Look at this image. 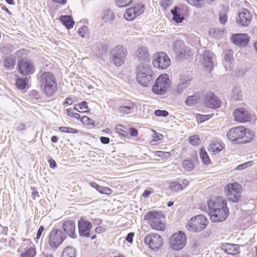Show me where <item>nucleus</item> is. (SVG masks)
Listing matches in <instances>:
<instances>
[{
	"mask_svg": "<svg viewBox=\"0 0 257 257\" xmlns=\"http://www.w3.org/2000/svg\"><path fill=\"white\" fill-rule=\"evenodd\" d=\"M169 189L173 192H178L183 189L182 185L177 182L170 183Z\"/></svg>",
	"mask_w": 257,
	"mask_h": 257,
	"instance_id": "38",
	"label": "nucleus"
},
{
	"mask_svg": "<svg viewBox=\"0 0 257 257\" xmlns=\"http://www.w3.org/2000/svg\"><path fill=\"white\" fill-rule=\"evenodd\" d=\"M157 153H158L157 156L160 157H162V158H164L165 157V156H166L167 155H168V153H166V152H161V151L158 152Z\"/></svg>",
	"mask_w": 257,
	"mask_h": 257,
	"instance_id": "64",
	"label": "nucleus"
},
{
	"mask_svg": "<svg viewBox=\"0 0 257 257\" xmlns=\"http://www.w3.org/2000/svg\"><path fill=\"white\" fill-rule=\"evenodd\" d=\"M14 48L12 45L7 44L1 49V51L4 54H8L12 52Z\"/></svg>",
	"mask_w": 257,
	"mask_h": 257,
	"instance_id": "44",
	"label": "nucleus"
},
{
	"mask_svg": "<svg viewBox=\"0 0 257 257\" xmlns=\"http://www.w3.org/2000/svg\"><path fill=\"white\" fill-rule=\"evenodd\" d=\"M15 128L17 131H21L25 129V125L22 122H18L15 124Z\"/></svg>",
	"mask_w": 257,
	"mask_h": 257,
	"instance_id": "53",
	"label": "nucleus"
},
{
	"mask_svg": "<svg viewBox=\"0 0 257 257\" xmlns=\"http://www.w3.org/2000/svg\"><path fill=\"white\" fill-rule=\"evenodd\" d=\"M174 50L177 56L181 58H186L187 56L193 54L191 49L186 46L183 41L176 40L173 45Z\"/></svg>",
	"mask_w": 257,
	"mask_h": 257,
	"instance_id": "12",
	"label": "nucleus"
},
{
	"mask_svg": "<svg viewBox=\"0 0 257 257\" xmlns=\"http://www.w3.org/2000/svg\"><path fill=\"white\" fill-rule=\"evenodd\" d=\"M116 132L120 135L124 136L127 134L126 128L123 125L118 124L115 127Z\"/></svg>",
	"mask_w": 257,
	"mask_h": 257,
	"instance_id": "45",
	"label": "nucleus"
},
{
	"mask_svg": "<svg viewBox=\"0 0 257 257\" xmlns=\"http://www.w3.org/2000/svg\"><path fill=\"white\" fill-rule=\"evenodd\" d=\"M154 113L157 116L166 117L168 115V112L165 110H156Z\"/></svg>",
	"mask_w": 257,
	"mask_h": 257,
	"instance_id": "51",
	"label": "nucleus"
},
{
	"mask_svg": "<svg viewBox=\"0 0 257 257\" xmlns=\"http://www.w3.org/2000/svg\"><path fill=\"white\" fill-rule=\"evenodd\" d=\"M189 5L197 8L202 7L205 4V0H186Z\"/></svg>",
	"mask_w": 257,
	"mask_h": 257,
	"instance_id": "39",
	"label": "nucleus"
},
{
	"mask_svg": "<svg viewBox=\"0 0 257 257\" xmlns=\"http://www.w3.org/2000/svg\"><path fill=\"white\" fill-rule=\"evenodd\" d=\"M48 162L49 163V165H50V168H55L56 167L57 164L54 160L51 159H50L48 161Z\"/></svg>",
	"mask_w": 257,
	"mask_h": 257,
	"instance_id": "61",
	"label": "nucleus"
},
{
	"mask_svg": "<svg viewBox=\"0 0 257 257\" xmlns=\"http://www.w3.org/2000/svg\"><path fill=\"white\" fill-rule=\"evenodd\" d=\"M74 109L82 113L87 112L89 108L87 105V102L85 101H83L78 104H75Z\"/></svg>",
	"mask_w": 257,
	"mask_h": 257,
	"instance_id": "34",
	"label": "nucleus"
},
{
	"mask_svg": "<svg viewBox=\"0 0 257 257\" xmlns=\"http://www.w3.org/2000/svg\"><path fill=\"white\" fill-rule=\"evenodd\" d=\"M63 230L71 238H75L77 234L75 232V224L71 220H67L63 223Z\"/></svg>",
	"mask_w": 257,
	"mask_h": 257,
	"instance_id": "23",
	"label": "nucleus"
},
{
	"mask_svg": "<svg viewBox=\"0 0 257 257\" xmlns=\"http://www.w3.org/2000/svg\"><path fill=\"white\" fill-rule=\"evenodd\" d=\"M100 140L101 143L103 144H107L109 143V139L107 137H101L100 138Z\"/></svg>",
	"mask_w": 257,
	"mask_h": 257,
	"instance_id": "59",
	"label": "nucleus"
},
{
	"mask_svg": "<svg viewBox=\"0 0 257 257\" xmlns=\"http://www.w3.org/2000/svg\"><path fill=\"white\" fill-rule=\"evenodd\" d=\"M137 80L139 83L146 86L152 79L153 72L148 63H141L136 68Z\"/></svg>",
	"mask_w": 257,
	"mask_h": 257,
	"instance_id": "4",
	"label": "nucleus"
},
{
	"mask_svg": "<svg viewBox=\"0 0 257 257\" xmlns=\"http://www.w3.org/2000/svg\"><path fill=\"white\" fill-rule=\"evenodd\" d=\"M134 107V103L132 102H129L125 105L119 106L118 110L122 114H128L132 113Z\"/></svg>",
	"mask_w": 257,
	"mask_h": 257,
	"instance_id": "29",
	"label": "nucleus"
},
{
	"mask_svg": "<svg viewBox=\"0 0 257 257\" xmlns=\"http://www.w3.org/2000/svg\"><path fill=\"white\" fill-rule=\"evenodd\" d=\"M62 257H76L75 248L70 246H67L62 252Z\"/></svg>",
	"mask_w": 257,
	"mask_h": 257,
	"instance_id": "31",
	"label": "nucleus"
},
{
	"mask_svg": "<svg viewBox=\"0 0 257 257\" xmlns=\"http://www.w3.org/2000/svg\"><path fill=\"white\" fill-rule=\"evenodd\" d=\"M152 228L157 230H163L165 227L163 215L161 212L150 211L144 216Z\"/></svg>",
	"mask_w": 257,
	"mask_h": 257,
	"instance_id": "5",
	"label": "nucleus"
},
{
	"mask_svg": "<svg viewBox=\"0 0 257 257\" xmlns=\"http://www.w3.org/2000/svg\"><path fill=\"white\" fill-rule=\"evenodd\" d=\"M127 54V51L122 45H117L111 51V59L116 66L122 65Z\"/></svg>",
	"mask_w": 257,
	"mask_h": 257,
	"instance_id": "9",
	"label": "nucleus"
},
{
	"mask_svg": "<svg viewBox=\"0 0 257 257\" xmlns=\"http://www.w3.org/2000/svg\"><path fill=\"white\" fill-rule=\"evenodd\" d=\"M28 78H18L16 81V85L19 89L23 90L27 86Z\"/></svg>",
	"mask_w": 257,
	"mask_h": 257,
	"instance_id": "37",
	"label": "nucleus"
},
{
	"mask_svg": "<svg viewBox=\"0 0 257 257\" xmlns=\"http://www.w3.org/2000/svg\"><path fill=\"white\" fill-rule=\"evenodd\" d=\"M155 67L160 69H167L171 64L168 56L164 52H159L156 54L155 59L153 61Z\"/></svg>",
	"mask_w": 257,
	"mask_h": 257,
	"instance_id": "13",
	"label": "nucleus"
},
{
	"mask_svg": "<svg viewBox=\"0 0 257 257\" xmlns=\"http://www.w3.org/2000/svg\"><path fill=\"white\" fill-rule=\"evenodd\" d=\"M191 79L190 77L182 75L180 76V83L175 89L176 94H181L191 84Z\"/></svg>",
	"mask_w": 257,
	"mask_h": 257,
	"instance_id": "22",
	"label": "nucleus"
},
{
	"mask_svg": "<svg viewBox=\"0 0 257 257\" xmlns=\"http://www.w3.org/2000/svg\"><path fill=\"white\" fill-rule=\"evenodd\" d=\"M134 57L140 63H148L150 60L149 50L145 46L138 47L135 51Z\"/></svg>",
	"mask_w": 257,
	"mask_h": 257,
	"instance_id": "15",
	"label": "nucleus"
},
{
	"mask_svg": "<svg viewBox=\"0 0 257 257\" xmlns=\"http://www.w3.org/2000/svg\"><path fill=\"white\" fill-rule=\"evenodd\" d=\"M172 4V1L171 0H163L162 2V5L164 6L165 8L169 7Z\"/></svg>",
	"mask_w": 257,
	"mask_h": 257,
	"instance_id": "57",
	"label": "nucleus"
},
{
	"mask_svg": "<svg viewBox=\"0 0 257 257\" xmlns=\"http://www.w3.org/2000/svg\"><path fill=\"white\" fill-rule=\"evenodd\" d=\"M187 238L185 234L182 231L173 234L170 239V245L172 249L179 250L185 245Z\"/></svg>",
	"mask_w": 257,
	"mask_h": 257,
	"instance_id": "11",
	"label": "nucleus"
},
{
	"mask_svg": "<svg viewBox=\"0 0 257 257\" xmlns=\"http://www.w3.org/2000/svg\"><path fill=\"white\" fill-rule=\"evenodd\" d=\"M200 158L203 162L204 164L208 165L210 163V160L209 158L207 153L206 150L203 148H202L200 150Z\"/></svg>",
	"mask_w": 257,
	"mask_h": 257,
	"instance_id": "36",
	"label": "nucleus"
},
{
	"mask_svg": "<svg viewBox=\"0 0 257 257\" xmlns=\"http://www.w3.org/2000/svg\"><path fill=\"white\" fill-rule=\"evenodd\" d=\"M210 117V115H199L197 118L199 119L200 122H202L208 120Z\"/></svg>",
	"mask_w": 257,
	"mask_h": 257,
	"instance_id": "55",
	"label": "nucleus"
},
{
	"mask_svg": "<svg viewBox=\"0 0 257 257\" xmlns=\"http://www.w3.org/2000/svg\"><path fill=\"white\" fill-rule=\"evenodd\" d=\"M190 143L193 146H197L200 143L199 137L197 135L191 136L189 138Z\"/></svg>",
	"mask_w": 257,
	"mask_h": 257,
	"instance_id": "48",
	"label": "nucleus"
},
{
	"mask_svg": "<svg viewBox=\"0 0 257 257\" xmlns=\"http://www.w3.org/2000/svg\"><path fill=\"white\" fill-rule=\"evenodd\" d=\"M232 57V54L230 51H228L225 52L224 59L225 61L229 62Z\"/></svg>",
	"mask_w": 257,
	"mask_h": 257,
	"instance_id": "52",
	"label": "nucleus"
},
{
	"mask_svg": "<svg viewBox=\"0 0 257 257\" xmlns=\"http://www.w3.org/2000/svg\"><path fill=\"white\" fill-rule=\"evenodd\" d=\"M198 98V96L195 94L189 96L187 97L185 102L188 105L191 106L197 102Z\"/></svg>",
	"mask_w": 257,
	"mask_h": 257,
	"instance_id": "43",
	"label": "nucleus"
},
{
	"mask_svg": "<svg viewBox=\"0 0 257 257\" xmlns=\"http://www.w3.org/2000/svg\"><path fill=\"white\" fill-rule=\"evenodd\" d=\"M231 41L236 46H244L247 44L248 39L245 34H237L232 36Z\"/></svg>",
	"mask_w": 257,
	"mask_h": 257,
	"instance_id": "25",
	"label": "nucleus"
},
{
	"mask_svg": "<svg viewBox=\"0 0 257 257\" xmlns=\"http://www.w3.org/2000/svg\"><path fill=\"white\" fill-rule=\"evenodd\" d=\"M60 20L67 29L72 28L74 24L73 20L69 16H61Z\"/></svg>",
	"mask_w": 257,
	"mask_h": 257,
	"instance_id": "30",
	"label": "nucleus"
},
{
	"mask_svg": "<svg viewBox=\"0 0 257 257\" xmlns=\"http://www.w3.org/2000/svg\"><path fill=\"white\" fill-rule=\"evenodd\" d=\"M242 186L237 183H229L225 187V193L228 199L236 203L241 198Z\"/></svg>",
	"mask_w": 257,
	"mask_h": 257,
	"instance_id": "8",
	"label": "nucleus"
},
{
	"mask_svg": "<svg viewBox=\"0 0 257 257\" xmlns=\"http://www.w3.org/2000/svg\"><path fill=\"white\" fill-rule=\"evenodd\" d=\"M98 191L102 194H110L112 192V191L110 188L103 186H100V189Z\"/></svg>",
	"mask_w": 257,
	"mask_h": 257,
	"instance_id": "49",
	"label": "nucleus"
},
{
	"mask_svg": "<svg viewBox=\"0 0 257 257\" xmlns=\"http://www.w3.org/2000/svg\"><path fill=\"white\" fill-rule=\"evenodd\" d=\"M223 147L222 145L218 142H213L210 144L208 147V150L214 154H216L221 151Z\"/></svg>",
	"mask_w": 257,
	"mask_h": 257,
	"instance_id": "32",
	"label": "nucleus"
},
{
	"mask_svg": "<svg viewBox=\"0 0 257 257\" xmlns=\"http://www.w3.org/2000/svg\"><path fill=\"white\" fill-rule=\"evenodd\" d=\"M234 120L236 121L244 123L250 120V115L245 108L240 107L234 110L233 114Z\"/></svg>",
	"mask_w": 257,
	"mask_h": 257,
	"instance_id": "17",
	"label": "nucleus"
},
{
	"mask_svg": "<svg viewBox=\"0 0 257 257\" xmlns=\"http://www.w3.org/2000/svg\"><path fill=\"white\" fill-rule=\"evenodd\" d=\"M221 249L227 254L236 255L239 253V246L238 244L225 243L222 244Z\"/></svg>",
	"mask_w": 257,
	"mask_h": 257,
	"instance_id": "26",
	"label": "nucleus"
},
{
	"mask_svg": "<svg viewBox=\"0 0 257 257\" xmlns=\"http://www.w3.org/2000/svg\"><path fill=\"white\" fill-rule=\"evenodd\" d=\"M213 53L208 50H205L202 55V64L207 71H210L213 68Z\"/></svg>",
	"mask_w": 257,
	"mask_h": 257,
	"instance_id": "21",
	"label": "nucleus"
},
{
	"mask_svg": "<svg viewBox=\"0 0 257 257\" xmlns=\"http://www.w3.org/2000/svg\"><path fill=\"white\" fill-rule=\"evenodd\" d=\"M65 238L63 232L58 229L52 230L49 235V242L50 246L53 248H57Z\"/></svg>",
	"mask_w": 257,
	"mask_h": 257,
	"instance_id": "14",
	"label": "nucleus"
},
{
	"mask_svg": "<svg viewBox=\"0 0 257 257\" xmlns=\"http://www.w3.org/2000/svg\"><path fill=\"white\" fill-rule=\"evenodd\" d=\"M219 21L222 24H224L227 20V17L226 14V12L224 9L220 11L219 15Z\"/></svg>",
	"mask_w": 257,
	"mask_h": 257,
	"instance_id": "47",
	"label": "nucleus"
},
{
	"mask_svg": "<svg viewBox=\"0 0 257 257\" xmlns=\"http://www.w3.org/2000/svg\"><path fill=\"white\" fill-rule=\"evenodd\" d=\"M78 34L82 38H87L89 37V31L87 26H83L78 30Z\"/></svg>",
	"mask_w": 257,
	"mask_h": 257,
	"instance_id": "40",
	"label": "nucleus"
},
{
	"mask_svg": "<svg viewBox=\"0 0 257 257\" xmlns=\"http://www.w3.org/2000/svg\"><path fill=\"white\" fill-rule=\"evenodd\" d=\"M251 162H248L245 163H243L242 164L238 165L236 167L235 169L236 170H242L245 168H246L248 165H250Z\"/></svg>",
	"mask_w": 257,
	"mask_h": 257,
	"instance_id": "54",
	"label": "nucleus"
},
{
	"mask_svg": "<svg viewBox=\"0 0 257 257\" xmlns=\"http://www.w3.org/2000/svg\"><path fill=\"white\" fill-rule=\"evenodd\" d=\"M89 185L91 187L95 188L97 191L100 189V186H99L95 182L89 183Z\"/></svg>",
	"mask_w": 257,
	"mask_h": 257,
	"instance_id": "63",
	"label": "nucleus"
},
{
	"mask_svg": "<svg viewBox=\"0 0 257 257\" xmlns=\"http://www.w3.org/2000/svg\"><path fill=\"white\" fill-rule=\"evenodd\" d=\"M171 80L167 74H161L155 80L152 88L153 93L164 94L170 87Z\"/></svg>",
	"mask_w": 257,
	"mask_h": 257,
	"instance_id": "7",
	"label": "nucleus"
},
{
	"mask_svg": "<svg viewBox=\"0 0 257 257\" xmlns=\"http://www.w3.org/2000/svg\"><path fill=\"white\" fill-rule=\"evenodd\" d=\"M134 233L133 232L128 233L126 237V240L130 243L133 242Z\"/></svg>",
	"mask_w": 257,
	"mask_h": 257,
	"instance_id": "58",
	"label": "nucleus"
},
{
	"mask_svg": "<svg viewBox=\"0 0 257 257\" xmlns=\"http://www.w3.org/2000/svg\"><path fill=\"white\" fill-rule=\"evenodd\" d=\"M129 133L132 136L136 137L138 134V132L137 129L134 127L129 128Z\"/></svg>",
	"mask_w": 257,
	"mask_h": 257,
	"instance_id": "56",
	"label": "nucleus"
},
{
	"mask_svg": "<svg viewBox=\"0 0 257 257\" xmlns=\"http://www.w3.org/2000/svg\"><path fill=\"white\" fill-rule=\"evenodd\" d=\"M41 88L48 96H52L57 90V83L54 74L50 72L39 73L37 75Z\"/></svg>",
	"mask_w": 257,
	"mask_h": 257,
	"instance_id": "3",
	"label": "nucleus"
},
{
	"mask_svg": "<svg viewBox=\"0 0 257 257\" xmlns=\"http://www.w3.org/2000/svg\"><path fill=\"white\" fill-rule=\"evenodd\" d=\"M144 11V6L138 5L133 8L127 9L124 14V17L128 21L132 20L142 14Z\"/></svg>",
	"mask_w": 257,
	"mask_h": 257,
	"instance_id": "19",
	"label": "nucleus"
},
{
	"mask_svg": "<svg viewBox=\"0 0 257 257\" xmlns=\"http://www.w3.org/2000/svg\"><path fill=\"white\" fill-rule=\"evenodd\" d=\"M240 91L238 88H234L232 90V97L233 99L236 100L239 99Z\"/></svg>",
	"mask_w": 257,
	"mask_h": 257,
	"instance_id": "50",
	"label": "nucleus"
},
{
	"mask_svg": "<svg viewBox=\"0 0 257 257\" xmlns=\"http://www.w3.org/2000/svg\"><path fill=\"white\" fill-rule=\"evenodd\" d=\"M73 103V99L71 97H68L66 98L65 101L63 102V105H65L66 104H68L69 105H71Z\"/></svg>",
	"mask_w": 257,
	"mask_h": 257,
	"instance_id": "62",
	"label": "nucleus"
},
{
	"mask_svg": "<svg viewBox=\"0 0 257 257\" xmlns=\"http://www.w3.org/2000/svg\"><path fill=\"white\" fill-rule=\"evenodd\" d=\"M208 220L204 215H198L192 217L186 225V228L192 232H200L207 226Z\"/></svg>",
	"mask_w": 257,
	"mask_h": 257,
	"instance_id": "6",
	"label": "nucleus"
},
{
	"mask_svg": "<svg viewBox=\"0 0 257 257\" xmlns=\"http://www.w3.org/2000/svg\"><path fill=\"white\" fill-rule=\"evenodd\" d=\"M184 168L188 171H192L194 168V164L190 160H184L182 163Z\"/></svg>",
	"mask_w": 257,
	"mask_h": 257,
	"instance_id": "41",
	"label": "nucleus"
},
{
	"mask_svg": "<svg viewBox=\"0 0 257 257\" xmlns=\"http://www.w3.org/2000/svg\"><path fill=\"white\" fill-rule=\"evenodd\" d=\"M207 205L211 221L219 222L225 220L229 213L225 200L220 197L213 198L208 201Z\"/></svg>",
	"mask_w": 257,
	"mask_h": 257,
	"instance_id": "1",
	"label": "nucleus"
},
{
	"mask_svg": "<svg viewBox=\"0 0 257 257\" xmlns=\"http://www.w3.org/2000/svg\"><path fill=\"white\" fill-rule=\"evenodd\" d=\"M252 19V16L247 9H243L238 13L236 18V21L238 25L241 26H247Z\"/></svg>",
	"mask_w": 257,
	"mask_h": 257,
	"instance_id": "18",
	"label": "nucleus"
},
{
	"mask_svg": "<svg viewBox=\"0 0 257 257\" xmlns=\"http://www.w3.org/2000/svg\"><path fill=\"white\" fill-rule=\"evenodd\" d=\"M44 228L43 226H41L39 228V229H38L37 233V236H36L37 239H39L41 237L42 233L43 231H44Z\"/></svg>",
	"mask_w": 257,
	"mask_h": 257,
	"instance_id": "60",
	"label": "nucleus"
},
{
	"mask_svg": "<svg viewBox=\"0 0 257 257\" xmlns=\"http://www.w3.org/2000/svg\"><path fill=\"white\" fill-rule=\"evenodd\" d=\"M114 14L112 11L106 10L102 14L101 18L105 22H109L114 19Z\"/></svg>",
	"mask_w": 257,
	"mask_h": 257,
	"instance_id": "33",
	"label": "nucleus"
},
{
	"mask_svg": "<svg viewBox=\"0 0 257 257\" xmlns=\"http://www.w3.org/2000/svg\"><path fill=\"white\" fill-rule=\"evenodd\" d=\"M16 63L15 59L11 56H7L3 61V65L6 69L8 70L13 69Z\"/></svg>",
	"mask_w": 257,
	"mask_h": 257,
	"instance_id": "28",
	"label": "nucleus"
},
{
	"mask_svg": "<svg viewBox=\"0 0 257 257\" xmlns=\"http://www.w3.org/2000/svg\"><path fill=\"white\" fill-rule=\"evenodd\" d=\"M25 251L21 254V257H34L36 254L35 249L31 245L25 248Z\"/></svg>",
	"mask_w": 257,
	"mask_h": 257,
	"instance_id": "35",
	"label": "nucleus"
},
{
	"mask_svg": "<svg viewBox=\"0 0 257 257\" xmlns=\"http://www.w3.org/2000/svg\"><path fill=\"white\" fill-rule=\"evenodd\" d=\"M59 130L60 131L66 133L76 134L78 132L77 130L75 128L65 126L59 127Z\"/></svg>",
	"mask_w": 257,
	"mask_h": 257,
	"instance_id": "46",
	"label": "nucleus"
},
{
	"mask_svg": "<svg viewBox=\"0 0 257 257\" xmlns=\"http://www.w3.org/2000/svg\"><path fill=\"white\" fill-rule=\"evenodd\" d=\"M183 9L184 8L183 7H175L171 11V14L173 16L172 20L177 23H181L184 20V16L182 12Z\"/></svg>",
	"mask_w": 257,
	"mask_h": 257,
	"instance_id": "27",
	"label": "nucleus"
},
{
	"mask_svg": "<svg viewBox=\"0 0 257 257\" xmlns=\"http://www.w3.org/2000/svg\"><path fill=\"white\" fill-rule=\"evenodd\" d=\"M205 103L208 107L217 108L219 107L221 102L216 96L213 93H210L206 96Z\"/></svg>",
	"mask_w": 257,
	"mask_h": 257,
	"instance_id": "24",
	"label": "nucleus"
},
{
	"mask_svg": "<svg viewBox=\"0 0 257 257\" xmlns=\"http://www.w3.org/2000/svg\"><path fill=\"white\" fill-rule=\"evenodd\" d=\"M79 233L80 236L87 237L90 236L91 224L84 219L80 220L78 222Z\"/></svg>",
	"mask_w": 257,
	"mask_h": 257,
	"instance_id": "20",
	"label": "nucleus"
},
{
	"mask_svg": "<svg viewBox=\"0 0 257 257\" xmlns=\"http://www.w3.org/2000/svg\"><path fill=\"white\" fill-rule=\"evenodd\" d=\"M133 0H115V4L119 8L126 7L128 6Z\"/></svg>",
	"mask_w": 257,
	"mask_h": 257,
	"instance_id": "42",
	"label": "nucleus"
},
{
	"mask_svg": "<svg viewBox=\"0 0 257 257\" xmlns=\"http://www.w3.org/2000/svg\"><path fill=\"white\" fill-rule=\"evenodd\" d=\"M18 72L23 75L32 74L35 71L33 64L30 60L26 59L20 60L18 63Z\"/></svg>",
	"mask_w": 257,
	"mask_h": 257,
	"instance_id": "16",
	"label": "nucleus"
},
{
	"mask_svg": "<svg viewBox=\"0 0 257 257\" xmlns=\"http://www.w3.org/2000/svg\"><path fill=\"white\" fill-rule=\"evenodd\" d=\"M144 241L150 249L155 251H158L163 244L161 236L155 233H148L145 237Z\"/></svg>",
	"mask_w": 257,
	"mask_h": 257,
	"instance_id": "10",
	"label": "nucleus"
},
{
	"mask_svg": "<svg viewBox=\"0 0 257 257\" xmlns=\"http://www.w3.org/2000/svg\"><path fill=\"white\" fill-rule=\"evenodd\" d=\"M254 133L248 128L243 126L233 127L230 128L227 133V138L237 143H246L249 142L253 139Z\"/></svg>",
	"mask_w": 257,
	"mask_h": 257,
	"instance_id": "2",
	"label": "nucleus"
}]
</instances>
